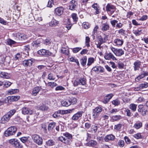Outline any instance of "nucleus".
<instances>
[{"label": "nucleus", "mask_w": 148, "mask_h": 148, "mask_svg": "<svg viewBox=\"0 0 148 148\" xmlns=\"http://www.w3.org/2000/svg\"><path fill=\"white\" fill-rule=\"evenodd\" d=\"M12 83L11 82L8 81H6L3 84L5 88H8L10 86Z\"/></svg>", "instance_id": "50"}, {"label": "nucleus", "mask_w": 148, "mask_h": 148, "mask_svg": "<svg viewBox=\"0 0 148 148\" xmlns=\"http://www.w3.org/2000/svg\"><path fill=\"white\" fill-rule=\"evenodd\" d=\"M109 25L107 23H106L103 24L101 28V30L103 31H106L109 29Z\"/></svg>", "instance_id": "23"}, {"label": "nucleus", "mask_w": 148, "mask_h": 148, "mask_svg": "<svg viewBox=\"0 0 148 148\" xmlns=\"http://www.w3.org/2000/svg\"><path fill=\"white\" fill-rule=\"evenodd\" d=\"M56 125L55 122L50 123L48 126V130L49 132H51Z\"/></svg>", "instance_id": "20"}, {"label": "nucleus", "mask_w": 148, "mask_h": 148, "mask_svg": "<svg viewBox=\"0 0 148 148\" xmlns=\"http://www.w3.org/2000/svg\"><path fill=\"white\" fill-rule=\"evenodd\" d=\"M87 57L85 56L82 58L80 60L81 65L84 66L86 65L87 60Z\"/></svg>", "instance_id": "24"}, {"label": "nucleus", "mask_w": 148, "mask_h": 148, "mask_svg": "<svg viewBox=\"0 0 148 148\" xmlns=\"http://www.w3.org/2000/svg\"><path fill=\"white\" fill-rule=\"evenodd\" d=\"M123 42V40L118 38L114 40V43L115 44V45H122Z\"/></svg>", "instance_id": "25"}, {"label": "nucleus", "mask_w": 148, "mask_h": 148, "mask_svg": "<svg viewBox=\"0 0 148 148\" xmlns=\"http://www.w3.org/2000/svg\"><path fill=\"white\" fill-rule=\"evenodd\" d=\"M33 62L32 59L25 60L23 61L22 64L25 67L30 66L32 65Z\"/></svg>", "instance_id": "12"}, {"label": "nucleus", "mask_w": 148, "mask_h": 148, "mask_svg": "<svg viewBox=\"0 0 148 148\" xmlns=\"http://www.w3.org/2000/svg\"><path fill=\"white\" fill-rule=\"evenodd\" d=\"M98 68V72L103 73L104 72V69L103 67L99 66Z\"/></svg>", "instance_id": "62"}, {"label": "nucleus", "mask_w": 148, "mask_h": 148, "mask_svg": "<svg viewBox=\"0 0 148 148\" xmlns=\"http://www.w3.org/2000/svg\"><path fill=\"white\" fill-rule=\"evenodd\" d=\"M17 42V41H15L10 39L8 40L7 41V43L10 46L14 44Z\"/></svg>", "instance_id": "37"}, {"label": "nucleus", "mask_w": 148, "mask_h": 148, "mask_svg": "<svg viewBox=\"0 0 148 148\" xmlns=\"http://www.w3.org/2000/svg\"><path fill=\"white\" fill-rule=\"evenodd\" d=\"M138 110L139 112L141 113V114L143 112V110L145 108H144L143 107V106L141 105H140L138 106Z\"/></svg>", "instance_id": "45"}, {"label": "nucleus", "mask_w": 148, "mask_h": 148, "mask_svg": "<svg viewBox=\"0 0 148 148\" xmlns=\"http://www.w3.org/2000/svg\"><path fill=\"white\" fill-rule=\"evenodd\" d=\"M115 138V136L112 134H110L106 136L104 140L106 142H108L109 140L113 141Z\"/></svg>", "instance_id": "16"}, {"label": "nucleus", "mask_w": 148, "mask_h": 148, "mask_svg": "<svg viewBox=\"0 0 148 148\" xmlns=\"http://www.w3.org/2000/svg\"><path fill=\"white\" fill-rule=\"evenodd\" d=\"M148 87V83H146L144 84H140L139 87L140 89H142L144 88H146Z\"/></svg>", "instance_id": "41"}, {"label": "nucleus", "mask_w": 148, "mask_h": 148, "mask_svg": "<svg viewBox=\"0 0 148 148\" xmlns=\"http://www.w3.org/2000/svg\"><path fill=\"white\" fill-rule=\"evenodd\" d=\"M91 124L89 121H88V122L85 123V127L86 128L88 129L91 127Z\"/></svg>", "instance_id": "51"}, {"label": "nucleus", "mask_w": 148, "mask_h": 148, "mask_svg": "<svg viewBox=\"0 0 148 148\" xmlns=\"http://www.w3.org/2000/svg\"><path fill=\"white\" fill-rule=\"evenodd\" d=\"M101 111V108L100 107H97L93 110L92 115L93 118H95L97 117Z\"/></svg>", "instance_id": "6"}, {"label": "nucleus", "mask_w": 148, "mask_h": 148, "mask_svg": "<svg viewBox=\"0 0 148 148\" xmlns=\"http://www.w3.org/2000/svg\"><path fill=\"white\" fill-rule=\"evenodd\" d=\"M104 57L106 60H110L111 59H112L113 60H116V58L111 53H106L104 56Z\"/></svg>", "instance_id": "18"}, {"label": "nucleus", "mask_w": 148, "mask_h": 148, "mask_svg": "<svg viewBox=\"0 0 148 148\" xmlns=\"http://www.w3.org/2000/svg\"><path fill=\"white\" fill-rule=\"evenodd\" d=\"M16 41H17L18 43L19 42V40H24L26 38L24 35L20 33L16 34Z\"/></svg>", "instance_id": "9"}, {"label": "nucleus", "mask_w": 148, "mask_h": 148, "mask_svg": "<svg viewBox=\"0 0 148 148\" xmlns=\"http://www.w3.org/2000/svg\"><path fill=\"white\" fill-rule=\"evenodd\" d=\"M118 33L121 35H124L125 34V31L123 29H121L119 30Z\"/></svg>", "instance_id": "60"}, {"label": "nucleus", "mask_w": 148, "mask_h": 148, "mask_svg": "<svg viewBox=\"0 0 148 148\" xmlns=\"http://www.w3.org/2000/svg\"><path fill=\"white\" fill-rule=\"evenodd\" d=\"M18 91V89H11V90L8 91V93L11 94H13L16 92Z\"/></svg>", "instance_id": "59"}, {"label": "nucleus", "mask_w": 148, "mask_h": 148, "mask_svg": "<svg viewBox=\"0 0 148 148\" xmlns=\"http://www.w3.org/2000/svg\"><path fill=\"white\" fill-rule=\"evenodd\" d=\"M79 83L81 84L82 85H85L86 83V79L84 78H81L79 80Z\"/></svg>", "instance_id": "39"}, {"label": "nucleus", "mask_w": 148, "mask_h": 148, "mask_svg": "<svg viewBox=\"0 0 148 148\" xmlns=\"http://www.w3.org/2000/svg\"><path fill=\"white\" fill-rule=\"evenodd\" d=\"M118 145L121 147H122L124 145V142L123 140H120L119 141Z\"/></svg>", "instance_id": "56"}, {"label": "nucleus", "mask_w": 148, "mask_h": 148, "mask_svg": "<svg viewBox=\"0 0 148 148\" xmlns=\"http://www.w3.org/2000/svg\"><path fill=\"white\" fill-rule=\"evenodd\" d=\"M142 123L141 122H137L135 123L134 127L136 129H138L141 127L142 126Z\"/></svg>", "instance_id": "30"}, {"label": "nucleus", "mask_w": 148, "mask_h": 148, "mask_svg": "<svg viewBox=\"0 0 148 148\" xmlns=\"http://www.w3.org/2000/svg\"><path fill=\"white\" fill-rule=\"evenodd\" d=\"M16 110L14 109L10 110L1 118V122L4 124L6 123L9 121L11 117L14 114Z\"/></svg>", "instance_id": "1"}, {"label": "nucleus", "mask_w": 148, "mask_h": 148, "mask_svg": "<svg viewBox=\"0 0 148 148\" xmlns=\"http://www.w3.org/2000/svg\"><path fill=\"white\" fill-rule=\"evenodd\" d=\"M94 61V58H90L88 60V62L87 65L88 66H90L92 63Z\"/></svg>", "instance_id": "43"}, {"label": "nucleus", "mask_w": 148, "mask_h": 148, "mask_svg": "<svg viewBox=\"0 0 148 148\" xmlns=\"http://www.w3.org/2000/svg\"><path fill=\"white\" fill-rule=\"evenodd\" d=\"M118 67L120 69H123L124 68V65L121 62H119L118 63Z\"/></svg>", "instance_id": "57"}, {"label": "nucleus", "mask_w": 148, "mask_h": 148, "mask_svg": "<svg viewBox=\"0 0 148 148\" xmlns=\"http://www.w3.org/2000/svg\"><path fill=\"white\" fill-rule=\"evenodd\" d=\"M70 111H72V110H58V111H57V114H67L68 113H69L70 112Z\"/></svg>", "instance_id": "26"}, {"label": "nucleus", "mask_w": 148, "mask_h": 148, "mask_svg": "<svg viewBox=\"0 0 148 148\" xmlns=\"http://www.w3.org/2000/svg\"><path fill=\"white\" fill-rule=\"evenodd\" d=\"M38 109L41 110H47V108L46 107L45 105H42L38 107Z\"/></svg>", "instance_id": "58"}, {"label": "nucleus", "mask_w": 148, "mask_h": 148, "mask_svg": "<svg viewBox=\"0 0 148 148\" xmlns=\"http://www.w3.org/2000/svg\"><path fill=\"white\" fill-rule=\"evenodd\" d=\"M77 4V2L75 0H72L70 3L69 9L71 10H73L76 8Z\"/></svg>", "instance_id": "17"}, {"label": "nucleus", "mask_w": 148, "mask_h": 148, "mask_svg": "<svg viewBox=\"0 0 148 148\" xmlns=\"http://www.w3.org/2000/svg\"><path fill=\"white\" fill-rule=\"evenodd\" d=\"M61 53L67 55L69 53V51L67 48L63 47L61 49Z\"/></svg>", "instance_id": "33"}, {"label": "nucleus", "mask_w": 148, "mask_h": 148, "mask_svg": "<svg viewBox=\"0 0 148 148\" xmlns=\"http://www.w3.org/2000/svg\"><path fill=\"white\" fill-rule=\"evenodd\" d=\"M83 113L82 111L78 112L73 115L72 117V119L74 121L77 120L81 117Z\"/></svg>", "instance_id": "15"}, {"label": "nucleus", "mask_w": 148, "mask_h": 148, "mask_svg": "<svg viewBox=\"0 0 148 148\" xmlns=\"http://www.w3.org/2000/svg\"><path fill=\"white\" fill-rule=\"evenodd\" d=\"M40 88L39 87H36L34 88V90L33 91V94L35 96L39 92L40 90Z\"/></svg>", "instance_id": "32"}, {"label": "nucleus", "mask_w": 148, "mask_h": 148, "mask_svg": "<svg viewBox=\"0 0 148 148\" xmlns=\"http://www.w3.org/2000/svg\"><path fill=\"white\" fill-rule=\"evenodd\" d=\"M34 18L36 20L38 21L39 22L42 21V17L38 14H36L34 16Z\"/></svg>", "instance_id": "36"}, {"label": "nucleus", "mask_w": 148, "mask_h": 148, "mask_svg": "<svg viewBox=\"0 0 148 148\" xmlns=\"http://www.w3.org/2000/svg\"><path fill=\"white\" fill-rule=\"evenodd\" d=\"M64 10L62 7H57L55 9V12L57 15L60 16L63 14Z\"/></svg>", "instance_id": "13"}, {"label": "nucleus", "mask_w": 148, "mask_h": 148, "mask_svg": "<svg viewBox=\"0 0 148 148\" xmlns=\"http://www.w3.org/2000/svg\"><path fill=\"white\" fill-rule=\"evenodd\" d=\"M58 140L67 145H70L72 141L68 140L65 137L61 136L58 138Z\"/></svg>", "instance_id": "14"}, {"label": "nucleus", "mask_w": 148, "mask_h": 148, "mask_svg": "<svg viewBox=\"0 0 148 148\" xmlns=\"http://www.w3.org/2000/svg\"><path fill=\"white\" fill-rule=\"evenodd\" d=\"M141 31V30L135 31L134 34L136 36H138L141 34L142 33Z\"/></svg>", "instance_id": "63"}, {"label": "nucleus", "mask_w": 148, "mask_h": 148, "mask_svg": "<svg viewBox=\"0 0 148 148\" xmlns=\"http://www.w3.org/2000/svg\"><path fill=\"white\" fill-rule=\"evenodd\" d=\"M46 143L47 145L49 146H52L54 145L55 143L54 141L51 140H48Z\"/></svg>", "instance_id": "46"}, {"label": "nucleus", "mask_w": 148, "mask_h": 148, "mask_svg": "<svg viewBox=\"0 0 148 148\" xmlns=\"http://www.w3.org/2000/svg\"><path fill=\"white\" fill-rule=\"evenodd\" d=\"M133 136L135 138H136V139H139L142 138L141 134L140 133H138L134 135Z\"/></svg>", "instance_id": "48"}, {"label": "nucleus", "mask_w": 148, "mask_h": 148, "mask_svg": "<svg viewBox=\"0 0 148 148\" xmlns=\"http://www.w3.org/2000/svg\"><path fill=\"white\" fill-rule=\"evenodd\" d=\"M32 137L34 142L38 145H42V139L39 135L37 134H33Z\"/></svg>", "instance_id": "3"}, {"label": "nucleus", "mask_w": 148, "mask_h": 148, "mask_svg": "<svg viewBox=\"0 0 148 148\" xmlns=\"http://www.w3.org/2000/svg\"><path fill=\"white\" fill-rule=\"evenodd\" d=\"M0 77L2 78H5L6 79L9 78L10 76L9 74L5 72H1L0 73Z\"/></svg>", "instance_id": "22"}, {"label": "nucleus", "mask_w": 148, "mask_h": 148, "mask_svg": "<svg viewBox=\"0 0 148 148\" xmlns=\"http://www.w3.org/2000/svg\"><path fill=\"white\" fill-rule=\"evenodd\" d=\"M112 103L115 106H118L120 103V102L118 100H116L112 101Z\"/></svg>", "instance_id": "61"}, {"label": "nucleus", "mask_w": 148, "mask_h": 148, "mask_svg": "<svg viewBox=\"0 0 148 148\" xmlns=\"http://www.w3.org/2000/svg\"><path fill=\"white\" fill-rule=\"evenodd\" d=\"M61 104L62 106L67 107L70 105V103L67 101H62L61 102Z\"/></svg>", "instance_id": "42"}, {"label": "nucleus", "mask_w": 148, "mask_h": 148, "mask_svg": "<svg viewBox=\"0 0 148 148\" xmlns=\"http://www.w3.org/2000/svg\"><path fill=\"white\" fill-rule=\"evenodd\" d=\"M97 126L96 125H92L90 130L91 132L94 133H96L97 131Z\"/></svg>", "instance_id": "35"}, {"label": "nucleus", "mask_w": 148, "mask_h": 148, "mask_svg": "<svg viewBox=\"0 0 148 148\" xmlns=\"http://www.w3.org/2000/svg\"><path fill=\"white\" fill-rule=\"evenodd\" d=\"M92 7L96 10V13L97 14H98L100 13L99 11V7L97 3H95L92 5Z\"/></svg>", "instance_id": "29"}, {"label": "nucleus", "mask_w": 148, "mask_h": 148, "mask_svg": "<svg viewBox=\"0 0 148 148\" xmlns=\"http://www.w3.org/2000/svg\"><path fill=\"white\" fill-rule=\"evenodd\" d=\"M111 49L117 56H121L124 54V51L122 49H117L113 47L111 48Z\"/></svg>", "instance_id": "7"}, {"label": "nucleus", "mask_w": 148, "mask_h": 148, "mask_svg": "<svg viewBox=\"0 0 148 148\" xmlns=\"http://www.w3.org/2000/svg\"><path fill=\"white\" fill-rule=\"evenodd\" d=\"M38 53L39 55L42 56H50L51 54L49 51L45 49H42L38 51Z\"/></svg>", "instance_id": "8"}, {"label": "nucleus", "mask_w": 148, "mask_h": 148, "mask_svg": "<svg viewBox=\"0 0 148 148\" xmlns=\"http://www.w3.org/2000/svg\"><path fill=\"white\" fill-rule=\"evenodd\" d=\"M122 126V125L120 123L115 125L114 126V129L119 131L121 128Z\"/></svg>", "instance_id": "40"}, {"label": "nucleus", "mask_w": 148, "mask_h": 148, "mask_svg": "<svg viewBox=\"0 0 148 148\" xmlns=\"http://www.w3.org/2000/svg\"><path fill=\"white\" fill-rule=\"evenodd\" d=\"M32 45L33 46H39L40 45V43L39 41L38 40H37L36 41L33 42L32 43Z\"/></svg>", "instance_id": "49"}, {"label": "nucleus", "mask_w": 148, "mask_h": 148, "mask_svg": "<svg viewBox=\"0 0 148 148\" xmlns=\"http://www.w3.org/2000/svg\"><path fill=\"white\" fill-rule=\"evenodd\" d=\"M9 142L15 148H22L23 146L18 141L15 139H10Z\"/></svg>", "instance_id": "4"}, {"label": "nucleus", "mask_w": 148, "mask_h": 148, "mask_svg": "<svg viewBox=\"0 0 148 148\" xmlns=\"http://www.w3.org/2000/svg\"><path fill=\"white\" fill-rule=\"evenodd\" d=\"M82 25L83 27H84L85 29H88L90 27L89 25L88 24H87V23L86 22L84 23Z\"/></svg>", "instance_id": "64"}, {"label": "nucleus", "mask_w": 148, "mask_h": 148, "mask_svg": "<svg viewBox=\"0 0 148 148\" xmlns=\"http://www.w3.org/2000/svg\"><path fill=\"white\" fill-rule=\"evenodd\" d=\"M20 97L19 96H12L8 97L7 98V101L9 102V101H16L18 100L20 98Z\"/></svg>", "instance_id": "11"}, {"label": "nucleus", "mask_w": 148, "mask_h": 148, "mask_svg": "<svg viewBox=\"0 0 148 148\" xmlns=\"http://www.w3.org/2000/svg\"><path fill=\"white\" fill-rule=\"evenodd\" d=\"M145 76L144 73H142L140 75L138 76L136 79V81L138 82L140 79L143 78Z\"/></svg>", "instance_id": "44"}, {"label": "nucleus", "mask_w": 148, "mask_h": 148, "mask_svg": "<svg viewBox=\"0 0 148 148\" xmlns=\"http://www.w3.org/2000/svg\"><path fill=\"white\" fill-rule=\"evenodd\" d=\"M75 145L77 147H79L81 145L82 143L80 141L76 140L75 141Z\"/></svg>", "instance_id": "55"}, {"label": "nucleus", "mask_w": 148, "mask_h": 148, "mask_svg": "<svg viewBox=\"0 0 148 148\" xmlns=\"http://www.w3.org/2000/svg\"><path fill=\"white\" fill-rule=\"evenodd\" d=\"M68 101L70 103V105L71 104H74L77 102V100L75 98L71 97L69 98Z\"/></svg>", "instance_id": "28"}, {"label": "nucleus", "mask_w": 148, "mask_h": 148, "mask_svg": "<svg viewBox=\"0 0 148 148\" xmlns=\"http://www.w3.org/2000/svg\"><path fill=\"white\" fill-rule=\"evenodd\" d=\"M106 11L109 12L111 14H113L115 10L114 6L110 3L107 4L106 7Z\"/></svg>", "instance_id": "5"}, {"label": "nucleus", "mask_w": 148, "mask_h": 148, "mask_svg": "<svg viewBox=\"0 0 148 148\" xmlns=\"http://www.w3.org/2000/svg\"><path fill=\"white\" fill-rule=\"evenodd\" d=\"M137 106V105L132 103L129 105V108L133 111L134 112L136 110Z\"/></svg>", "instance_id": "34"}, {"label": "nucleus", "mask_w": 148, "mask_h": 148, "mask_svg": "<svg viewBox=\"0 0 148 148\" xmlns=\"http://www.w3.org/2000/svg\"><path fill=\"white\" fill-rule=\"evenodd\" d=\"M17 130V128L15 126H11L5 131V135L7 137L14 135L16 132Z\"/></svg>", "instance_id": "2"}, {"label": "nucleus", "mask_w": 148, "mask_h": 148, "mask_svg": "<svg viewBox=\"0 0 148 148\" xmlns=\"http://www.w3.org/2000/svg\"><path fill=\"white\" fill-rule=\"evenodd\" d=\"M59 23V22L55 19L52 20L49 23V25L51 26H55L57 25Z\"/></svg>", "instance_id": "31"}, {"label": "nucleus", "mask_w": 148, "mask_h": 148, "mask_svg": "<svg viewBox=\"0 0 148 148\" xmlns=\"http://www.w3.org/2000/svg\"><path fill=\"white\" fill-rule=\"evenodd\" d=\"M86 45L87 46H89V42L90 41V38L88 36H86Z\"/></svg>", "instance_id": "53"}, {"label": "nucleus", "mask_w": 148, "mask_h": 148, "mask_svg": "<svg viewBox=\"0 0 148 148\" xmlns=\"http://www.w3.org/2000/svg\"><path fill=\"white\" fill-rule=\"evenodd\" d=\"M141 62L138 60H136L134 63V70L135 71L139 70V68H140V66L141 65Z\"/></svg>", "instance_id": "19"}, {"label": "nucleus", "mask_w": 148, "mask_h": 148, "mask_svg": "<svg viewBox=\"0 0 148 148\" xmlns=\"http://www.w3.org/2000/svg\"><path fill=\"white\" fill-rule=\"evenodd\" d=\"M63 135L66 137V139H68V140L72 141V136L71 134L68 132H66L65 133H64Z\"/></svg>", "instance_id": "27"}, {"label": "nucleus", "mask_w": 148, "mask_h": 148, "mask_svg": "<svg viewBox=\"0 0 148 148\" xmlns=\"http://www.w3.org/2000/svg\"><path fill=\"white\" fill-rule=\"evenodd\" d=\"M48 79H49L50 80H54L55 78L54 77L52 73H50L48 75Z\"/></svg>", "instance_id": "52"}, {"label": "nucleus", "mask_w": 148, "mask_h": 148, "mask_svg": "<svg viewBox=\"0 0 148 148\" xmlns=\"http://www.w3.org/2000/svg\"><path fill=\"white\" fill-rule=\"evenodd\" d=\"M71 16L74 21L75 22H77L78 20V17L77 16V14L75 13H73Z\"/></svg>", "instance_id": "47"}, {"label": "nucleus", "mask_w": 148, "mask_h": 148, "mask_svg": "<svg viewBox=\"0 0 148 148\" xmlns=\"http://www.w3.org/2000/svg\"><path fill=\"white\" fill-rule=\"evenodd\" d=\"M118 21L115 20H111L110 21V23L112 27H114L115 26L116 24L117 23Z\"/></svg>", "instance_id": "54"}, {"label": "nucleus", "mask_w": 148, "mask_h": 148, "mask_svg": "<svg viewBox=\"0 0 148 148\" xmlns=\"http://www.w3.org/2000/svg\"><path fill=\"white\" fill-rule=\"evenodd\" d=\"M22 112L23 114H33V112L32 110H30L29 109L23 107L22 109Z\"/></svg>", "instance_id": "10"}, {"label": "nucleus", "mask_w": 148, "mask_h": 148, "mask_svg": "<svg viewBox=\"0 0 148 148\" xmlns=\"http://www.w3.org/2000/svg\"><path fill=\"white\" fill-rule=\"evenodd\" d=\"M97 144V142L96 141L91 140L89 141L86 144L87 146L90 147H93L96 146Z\"/></svg>", "instance_id": "21"}, {"label": "nucleus", "mask_w": 148, "mask_h": 148, "mask_svg": "<svg viewBox=\"0 0 148 148\" xmlns=\"http://www.w3.org/2000/svg\"><path fill=\"white\" fill-rule=\"evenodd\" d=\"M112 118L115 121H117L123 118V117L120 115L114 116H112Z\"/></svg>", "instance_id": "38"}]
</instances>
